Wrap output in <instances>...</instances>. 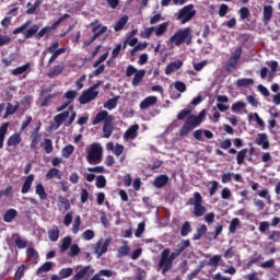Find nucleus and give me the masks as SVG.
<instances>
[{
	"mask_svg": "<svg viewBox=\"0 0 280 280\" xmlns=\"http://www.w3.org/2000/svg\"><path fill=\"white\" fill-rule=\"evenodd\" d=\"M91 27H92V32H93V36L90 38V40L92 43H95V40H97V38H100V36H102V34H106V32H108V26H102V24L100 23V20H94L93 22H91Z\"/></svg>",
	"mask_w": 280,
	"mask_h": 280,
	"instance_id": "6e6552de",
	"label": "nucleus"
},
{
	"mask_svg": "<svg viewBox=\"0 0 280 280\" xmlns=\"http://www.w3.org/2000/svg\"><path fill=\"white\" fill-rule=\"evenodd\" d=\"M139 130V125L131 126L124 135V139H137V131Z\"/></svg>",
	"mask_w": 280,
	"mask_h": 280,
	"instance_id": "c85d7f7f",
	"label": "nucleus"
},
{
	"mask_svg": "<svg viewBox=\"0 0 280 280\" xmlns=\"http://www.w3.org/2000/svg\"><path fill=\"white\" fill-rule=\"evenodd\" d=\"M191 233V224L189 223V221H186L180 229V235L182 237H187L188 234Z\"/></svg>",
	"mask_w": 280,
	"mask_h": 280,
	"instance_id": "09e8293b",
	"label": "nucleus"
},
{
	"mask_svg": "<svg viewBox=\"0 0 280 280\" xmlns=\"http://www.w3.org/2000/svg\"><path fill=\"white\" fill-rule=\"evenodd\" d=\"M170 253H171L170 248H164L161 253V257L158 266H159V270L162 271V275H167V272H170V270L174 268V262L170 260Z\"/></svg>",
	"mask_w": 280,
	"mask_h": 280,
	"instance_id": "423d86ee",
	"label": "nucleus"
},
{
	"mask_svg": "<svg viewBox=\"0 0 280 280\" xmlns=\"http://www.w3.org/2000/svg\"><path fill=\"white\" fill-rule=\"evenodd\" d=\"M26 254L33 259V264H38V252L36 249L28 248L26 249Z\"/></svg>",
	"mask_w": 280,
	"mask_h": 280,
	"instance_id": "052dcab7",
	"label": "nucleus"
},
{
	"mask_svg": "<svg viewBox=\"0 0 280 280\" xmlns=\"http://www.w3.org/2000/svg\"><path fill=\"white\" fill-rule=\"evenodd\" d=\"M93 275H95V269H93V267H91V265H88L85 267H83L81 270H79L77 272V275L73 277L74 280H89L91 279V277H93Z\"/></svg>",
	"mask_w": 280,
	"mask_h": 280,
	"instance_id": "1a4fd4ad",
	"label": "nucleus"
},
{
	"mask_svg": "<svg viewBox=\"0 0 280 280\" xmlns=\"http://www.w3.org/2000/svg\"><path fill=\"white\" fill-rule=\"evenodd\" d=\"M170 182V177L167 175H160L154 179V187L156 189H161V187H165V185Z\"/></svg>",
	"mask_w": 280,
	"mask_h": 280,
	"instance_id": "393cba45",
	"label": "nucleus"
},
{
	"mask_svg": "<svg viewBox=\"0 0 280 280\" xmlns=\"http://www.w3.org/2000/svg\"><path fill=\"white\" fill-rule=\"evenodd\" d=\"M103 154L104 149H102V145L100 143H93L88 152L86 161L90 165H100Z\"/></svg>",
	"mask_w": 280,
	"mask_h": 280,
	"instance_id": "20e7f679",
	"label": "nucleus"
},
{
	"mask_svg": "<svg viewBox=\"0 0 280 280\" xmlns=\"http://www.w3.org/2000/svg\"><path fill=\"white\" fill-rule=\"evenodd\" d=\"M194 110V108H185L183 109L182 112L178 113L177 115V119L178 120H183L185 119L186 117H189V115H191V112Z\"/></svg>",
	"mask_w": 280,
	"mask_h": 280,
	"instance_id": "338daca9",
	"label": "nucleus"
},
{
	"mask_svg": "<svg viewBox=\"0 0 280 280\" xmlns=\"http://www.w3.org/2000/svg\"><path fill=\"white\" fill-rule=\"evenodd\" d=\"M128 23V15L121 16L116 24L114 25L115 32H121L124 27H126V24Z\"/></svg>",
	"mask_w": 280,
	"mask_h": 280,
	"instance_id": "473e14b6",
	"label": "nucleus"
},
{
	"mask_svg": "<svg viewBox=\"0 0 280 280\" xmlns=\"http://www.w3.org/2000/svg\"><path fill=\"white\" fill-rule=\"evenodd\" d=\"M119 100V96L113 97L105 102L104 108H107V110H113L114 108H117V101Z\"/></svg>",
	"mask_w": 280,
	"mask_h": 280,
	"instance_id": "de8ad7c7",
	"label": "nucleus"
},
{
	"mask_svg": "<svg viewBox=\"0 0 280 280\" xmlns=\"http://www.w3.org/2000/svg\"><path fill=\"white\" fill-rule=\"evenodd\" d=\"M69 246H71V236H66L60 245V253H66V250H69Z\"/></svg>",
	"mask_w": 280,
	"mask_h": 280,
	"instance_id": "8fccbe9b",
	"label": "nucleus"
},
{
	"mask_svg": "<svg viewBox=\"0 0 280 280\" xmlns=\"http://www.w3.org/2000/svg\"><path fill=\"white\" fill-rule=\"evenodd\" d=\"M23 141L21 133H13L7 141L9 148H18L19 144Z\"/></svg>",
	"mask_w": 280,
	"mask_h": 280,
	"instance_id": "4be33fe9",
	"label": "nucleus"
},
{
	"mask_svg": "<svg viewBox=\"0 0 280 280\" xmlns=\"http://www.w3.org/2000/svg\"><path fill=\"white\" fill-rule=\"evenodd\" d=\"M71 15H69V13H65L61 18H59L56 22H54L51 24V26H49L50 32H54V30H58V26L60 25V23H62L63 21H67V19H70Z\"/></svg>",
	"mask_w": 280,
	"mask_h": 280,
	"instance_id": "79ce46f5",
	"label": "nucleus"
},
{
	"mask_svg": "<svg viewBox=\"0 0 280 280\" xmlns=\"http://www.w3.org/2000/svg\"><path fill=\"white\" fill-rule=\"evenodd\" d=\"M113 130H115V128L113 127V121H106L105 124H103L104 139H110V135H113Z\"/></svg>",
	"mask_w": 280,
	"mask_h": 280,
	"instance_id": "bb28decb",
	"label": "nucleus"
},
{
	"mask_svg": "<svg viewBox=\"0 0 280 280\" xmlns=\"http://www.w3.org/2000/svg\"><path fill=\"white\" fill-rule=\"evenodd\" d=\"M127 255H130V246L121 245L118 248V257H127Z\"/></svg>",
	"mask_w": 280,
	"mask_h": 280,
	"instance_id": "13d9d810",
	"label": "nucleus"
},
{
	"mask_svg": "<svg viewBox=\"0 0 280 280\" xmlns=\"http://www.w3.org/2000/svg\"><path fill=\"white\" fill-rule=\"evenodd\" d=\"M196 14L197 11L194 4H187L177 12L176 20L180 21L182 25H185V23H189Z\"/></svg>",
	"mask_w": 280,
	"mask_h": 280,
	"instance_id": "39448f33",
	"label": "nucleus"
},
{
	"mask_svg": "<svg viewBox=\"0 0 280 280\" xmlns=\"http://www.w3.org/2000/svg\"><path fill=\"white\" fill-rule=\"evenodd\" d=\"M115 275L114 270L110 269H102L97 273H95L90 280H104L102 277L110 278Z\"/></svg>",
	"mask_w": 280,
	"mask_h": 280,
	"instance_id": "aec40b11",
	"label": "nucleus"
},
{
	"mask_svg": "<svg viewBox=\"0 0 280 280\" xmlns=\"http://www.w3.org/2000/svg\"><path fill=\"white\" fill-rule=\"evenodd\" d=\"M186 205L188 207L194 206L192 215L195 218H202L207 213V207L202 205V195L198 191L194 192V198H189Z\"/></svg>",
	"mask_w": 280,
	"mask_h": 280,
	"instance_id": "f03ea898",
	"label": "nucleus"
},
{
	"mask_svg": "<svg viewBox=\"0 0 280 280\" xmlns=\"http://www.w3.org/2000/svg\"><path fill=\"white\" fill-rule=\"evenodd\" d=\"M32 183H34V174H30L22 186L21 194H30V189H32Z\"/></svg>",
	"mask_w": 280,
	"mask_h": 280,
	"instance_id": "b1692460",
	"label": "nucleus"
},
{
	"mask_svg": "<svg viewBox=\"0 0 280 280\" xmlns=\"http://www.w3.org/2000/svg\"><path fill=\"white\" fill-rule=\"evenodd\" d=\"M80 224H82V219L80 215H77L72 225L73 235H78V233H80Z\"/></svg>",
	"mask_w": 280,
	"mask_h": 280,
	"instance_id": "603ef678",
	"label": "nucleus"
},
{
	"mask_svg": "<svg viewBox=\"0 0 280 280\" xmlns=\"http://www.w3.org/2000/svg\"><path fill=\"white\" fill-rule=\"evenodd\" d=\"M167 27H170V23H167V22H163L159 26H155V28H154L155 36H163V34H165V32H167Z\"/></svg>",
	"mask_w": 280,
	"mask_h": 280,
	"instance_id": "58836bf2",
	"label": "nucleus"
},
{
	"mask_svg": "<svg viewBox=\"0 0 280 280\" xmlns=\"http://www.w3.org/2000/svg\"><path fill=\"white\" fill-rule=\"evenodd\" d=\"M96 187L97 189H104L106 187V177L104 175H98L96 177Z\"/></svg>",
	"mask_w": 280,
	"mask_h": 280,
	"instance_id": "e2e57ef3",
	"label": "nucleus"
},
{
	"mask_svg": "<svg viewBox=\"0 0 280 280\" xmlns=\"http://www.w3.org/2000/svg\"><path fill=\"white\" fill-rule=\"evenodd\" d=\"M48 237L50 242H58V238L60 237V229L55 225L52 229L48 230Z\"/></svg>",
	"mask_w": 280,
	"mask_h": 280,
	"instance_id": "2f4dec72",
	"label": "nucleus"
},
{
	"mask_svg": "<svg viewBox=\"0 0 280 280\" xmlns=\"http://www.w3.org/2000/svg\"><path fill=\"white\" fill-rule=\"evenodd\" d=\"M73 150H75V148L73 145H71V144L66 145L61 151L63 159H69V156H71V154H73Z\"/></svg>",
	"mask_w": 280,
	"mask_h": 280,
	"instance_id": "864d4df0",
	"label": "nucleus"
},
{
	"mask_svg": "<svg viewBox=\"0 0 280 280\" xmlns=\"http://www.w3.org/2000/svg\"><path fill=\"white\" fill-rule=\"evenodd\" d=\"M201 124L200 118L196 117V115H190L183 125L179 137H187L191 132V128H196Z\"/></svg>",
	"mask_w": 280,
	"mask_h": 280,
	"instance_id": "0eeeda50",
	"label": "nucleus"
},
{
	"mask_svg": "<svg viewBox=\"0 0 280 280\" xmlns=\"http://www.w3.org/2000/svg\"><path fill=\"white\" fill-rule=\"evenodd\" d=\"M262 257L257 252H254L250 259L248 260L246 268L250 269L253 268L254 264H257V261L261 260Z\"/></svg>",
	"mask_w": 280,
	"mask_h": 280,
	"instance_id": "49530a36",
	"label": "nucleus"
},
{
	"mask_svg": "<svg viewBox=\"0 0 280 280\" xmlns=\"http://www.w3.org/2000/svg\"><path fill=\"white\" fill-rule=\"evenodd\" d=\"M40 130V127H36L35 131L32 133V140H31V149L32 150H38V144L40 143V140L43 139V133L38 132Z\"/></svg>",
	"mask_w": 280,
	"mask_h": 280,
	"instance_id": "4468645a",
	"label": "nucleus"
},
{
	"mask_svg": "<svg viewBox=\"0 0 280 280\" xmlns=\"http://www.w3.org/2000/svg\"><path fill=\"white\" fill-rule=\"evenodd\" d=\"M23 277H25V265H21L20 267H18L15 275H14V279L21 280V279H23Z\"/></svg>",
	"mask_w": 280,
	"mask_h": 280,
	"instance_id": "bf43d9fd",
	"label": "nucleus"
},
{
	"mask_svg": "<svg viewBox=\"0 0 280 280\" xmlns=\"http://www.w3.org/2000/svg\"><path fill=\"white\" fill-rule=\"evenodd\" d=\"M63 71H65V66L62 65L54 66L47 72V78H50V79L58 78V75H60V73H62Z\"/></svg>",
	"mask_w": 280,
	"mask_h": 280,
	"instance_id": "412c9836",
	"label": "nucleus"
},
{
	"mask_svg": "<svg viewBox=\"0 0 280 280\" xmlns=\"http://www.w3.org/2000/svg\"><path fill=\"white\" fill-rule=\"evenodd\" d=\"M170 43L180 47L183 43L191 45V27L180 28L170 38Z\"/></svg>",
	"mask_w": 280,
	"mask_h": 280,
	"instance_id": "f257e3e1",
	"label": "nucleus"
},
{
	"mask_svg": "<svg viewBox=\"0 0 280 280\" xmlns=\"http://www.w3.org/2000/svg\"><path fill=\"white\" fill-rule=\"evenodd\" d=\"M35 192L39 197V200H47V191H45V186L42 183L36 185Z\"/></svg>",
	"mask_w": 280,
	"mask_h": 280,
	"instance_id": "f704fd0d",
	"label": "nucleus"
},
{
	"mask_svg": "<svg viewBox=\"0 0 280 280\" xmlns=\"http://www.w3.org/2000/svg\"><path fill=\"white\" fill-rule=\"evenodd\" d=\"M240 16L241 21H246V19L250 16V10L248 7H243L240 9Z\"/></svg>",
	"mask_w": 280,
	"mask_h": 280,
	"instance_id": "69168bd1",
	"label": "nucleus"
},
{
	"mask_svg": "<svg viewBox=\"0 0 280 280\" xmlns=\"http://www.w3.org/2000/svg\"><path fill=\"white\" fill-rule=\"evenodd\" d=\"M220 261H222V256L221 255H214L208 261V266H212L213 268H218Z\"/></svg>",
	"mask_w": 280,
	"mask_h": 280,
	"instance_id": "5fc2aeb1",
	"label": "nucleus"
},
{
	"mask_svg": "<svg viewBox=\"0 0 280 280\" xmlns=\"http://www.w3.org/2000/svg\"><path fill=\"white\" fill-rule=\"evenodd\" d=\"M174 88L176 89V91H178L179 93H185V91H187V85L185 84V82L183 81H176L174 83Z\"/></svg>",
	"mask_w": 280,
	"mask_h": 280,
	"instance_id": "774afa93",
	"label": "nucleus"
},
{
	"mask_svg": "<svg viewBox=\"0 0 280 280\" xmlns=\"http://www.w3.org/2000/svg\"><path fill=\"white\" fill-rule=\"evenodd\" d=\"M100 95V92H92V90L84 91L81 96L79 97L80 104H89V102H93L95 97Z\"/></svg>",
	"mask_w": 280,
	"mask_h": 280,
	"instance_id": "ddd939ff",
	"label": "nucleus"
},
{
	"mask_svg": "<svg viewBox=\"0 0 280 280\" xmlns=\"http://www.w3.org/2000/svg\"><path fill=\"white\" fill-rule=\"evenodd\" d=\"M110 242H113L112 238H106L104 241V243L102 241H98L95 244L94 253L97 255V257H101L102 255H104V253L108 252V247L110 246Z\"/></svg>",
	"mask_w": 280,
	"mask_h": 280,
	"instance_id": "9d476101",
	"label": "nucleus"
},
{
	"mask_svg": "<svg viewBox=\"0 0 280 280\" xmlns=\"http://www.w3.org/2000/svg\"><path fill=\"white\" fill-rule=\"evenodd\" d=\"M58 202H59L60 209H62L63 211H69V209H71V202L66 197L59 196Z\"/></svg>",
	"mask_w": 280,
	"mask_h": 280,
	"instance_id": "e433bc0d",
	"label": "nucleus"
},
{
	"mask_svg": "<svg viewBox=\"0 0 280 280\" xmlns=\"http://www.w3.org/2000/svg\"><path fill=\"white\" fill-rule=\"evenodd\" d=\"M113 115H109L106 110H101L92 120V126H97V124H106V121H113Z\"/></svg>",
	"mask_w": 280,
	"mask_h": 280,
	"instance_id": "f8f14e48",
	"label": "nucleus"
},
{
	"mask_svg": "<svg viewBox=\"0 0 280 280\" xmlns=\"http://www.w3.org/2000/svg\"><path fill=\"white\" fill-rule=\"evenodd\" d=\"M241 222L237 218L232 219V221L230 222V228L229 231L230 233L234 234L237 231V226H240Z\"/></svg>",
	"mask_w": 280,
	"mask_h": 280,
	"instance_id": "4d7b16f0",
	"label": "nucleus"
},
{
	"mask_svg": "<svg viewBox=\"0 0 280 280\" xmlns=\"http://www.w3.org/2000/svg\"><path fill=\"white\" fill-rule=\"evenodd\" d=\"M255 143L261 145L262 150H268L270 148V141H268V135L258 133Z\"/></svg>",
	"mask_w": 280,
	"mask_h": 280,
	"instance_id": "f3484780",
	"label": "nucleus"
},
{
	"mask_svg": "<svg viewBox=\"0 0 280 280\" xmlns=\"http://www.w3.org/2000/svg\"><path fill=\"white\" fill-rule=\"evenodd\" d=\"M143 78H145V70H138L131 81L132 86H139L143 81Z\"/></svg>",
	"mask_w": 280,
	"mask_h": 280,
	"instance_id": "a878e982",
	"label": "nucleus"
},
{
	"mask_svg": "<svg viewBox=\"0 0 280 280\" xmlns=\"http://www.w3.org/2000/svg\"><path fill=\"white\" fill-rule=\"evenodd\" d=\"M59 47L60 43L54 42L45 51H43L42 62H44L45 56H47V54H51L50 58L48 59V67H51V65L58 60L59 56H62V54L67 52V48Z\"/></svg>",
	"mask_w": 280,
	"mask_h": 280,
	"instance_id": "7ed1b4c3",
	"label": "nucleus"
},
{
	"mask_svg": "<svg viewBox=\"0 0 280 280\" xmlns=\"http://www.w3.org/2000/svg\"><path fill=\"white\" fill-rule=\"evenodd\" d=\"M156 102H159L156 96H148L140 103V109L147 110V108H150L151 106H156Z\"/></svg>",
	"mask_w": 280,
	"mask_h": 280,
	"instance_id": "2eb2a0df",
	"label": "nucleus"
},
{
	"mask_svg": "<svg viewBox=\"0 0 280 280\" xmlns=\"http://www.w3.org/2000/svg\"><path fill=\"white\" fill-rule=\"evenodd\" d=\"M42 147L44 148L46 154H51L54 152V143L49 138H46L44 140V143H42Z\"/></svg>",
	"mask_w": 280,
	"mask_h": 280,
	"instance_id": "37998d69",
	"label": "nucleus"
},
{
	"mask_svg": "<svg viewBox=\"0 0 280 280\" xmlns=\"http://www.w3.org/2000/svg\"><path fill=\"white\" fill-rule=\"evenodd\" d=\"M189 246H191V241L183 240L180 243L177 244L175 252H177V254L179 255H183L184 250L186 248H189Z\"/></svg>",
	"mask_w": 280,
	"mask_h": 280,
	"instance_id": "7c9ffc66",
	"label": "nucleus"
},
{
	"mask_svg": "<svg viewBox=\"0 0 280 280\" xmlns=\"http://www.w3.org/2000/svg\"><path fill=\"white\" fill-rule=\"evenodd\" d=\"M42 4L43 0H35L34 5L26 10V14H36V10H38V8H40Z\"/></svg>",
	"mask_w": 280,
	"mask_h": 280,
	"instance_id": "6e6d98bb",
	"label": "nucleus"
},
{
	"mask_svg": "<svg viewBox=\"0 0 280 280\" xmlns=\"http://www.w3.org/2000/svg\"><path fill=\"white\" fill-rule=\"evenodd\" d=\"M69 117V110L62 112L55 116L54 121L57 124V128H60L62 126V122L67 121Z\"/></svg>",
	"mask_w": 280,
	"mask_h": 280,
	"instance_id": "cd10ccee",
	"label": "nucleus"
},
{
	"mask_svg": "<svg viewBox=\"0 0 280 280\" xmlns=\"http://www.w3.org/2000/svg\"><path fill=\"white\" fill-rule=\"evenodd\" d=\"M51 268H54V262L46 261L43 266H40L36 270V275H43V272H49V270H51Z\"/></svg>",
	"mask_w": 280,
	"mask_h": 280,
	"instance_id": "c03bdc74",
	"label": "nucleus"
},
{
	"mask_svg": "<svg viewBox=\"0 0 280 280\" xmlns=\"http://www.w3.org/2000/svg\"><path fill=\"white\" fill-rule=\"evenodd\" d=\"M126 47H128V42H125L122 45L117 44L116 47L112 51V60H115V58H117L119 56V54L121 52V49H126Z\"/></svg>",
	"mask_w": 280,
	"mask_h": 280,
	"instance_id": "4c0bfd02",
	"label": "nucleus"
},
{
	"mask_svg": "<svg viewBox=\"0 0 280 280\" xmlns=\"http://www.w3.org/2000/svg\"><path fill=\"white\" fill-rule=\"evenodd\" d=\"M71 275H73L72 268H63L59 271V277H61V279H69Z\"/></svg>",
	"mask_w": 280,
	"mask_h": 280,
	"instance_id": "680f3d73",
	"label": "nucleus"
},
{
	"mask_svg": "<svg viewBox=\"0 0 280 280\" xmlns=\"http://www.w3.org/2000/svg\"><path fill=\"white\" fill-rule=\"evenodd\" d=\"M16 237L14 241L15 246H18L20 249L27 248V242L23 240L19 234H14Z\"/></svg>",
	"mask_w": 280,
	"mask_h": 280,
	"instance_id": "3c124183",
	"label": "nucleus"
},
{
	"mask_svg": "<svg viewBox=\"0 0 280 280\" xmlns=\"http://www.w3.org/2000/svg\"><path fill=\"white\" fill-rule=\"evenodd\" d=\"M253 84H255V80L248 78H242L236 81V86H238L240 89L253 86Z\"/></svg>",
	"mask_w": 280,
	"mask_h": 280,
	"instance_id": "c9c22d12",
	"label": "nucleus"
},
{
	"mask_svg": "<svg viewBox=\"0 0 280 280\" xmlns=\"http://www.w3.org/2000/svg\"><path fill=\"white\" fill-rule=\"evenodd\" d=\"M54 178H57V180H62V172L56 167H51L46 173V180H54Z\"/></svg>",
	"mask_w": 280,
	"mask_h": 280,
	"instance_id": "a211bd4d",
	"label": "nucleus"
},
{
	"mask_svg": "<svg viewBox=\"0 0 280 280\" xmlns=\"http://www.w3.org/2000/svg\"><path fill=\"white\" fill-rule=\"evenodd\" d=\"M208 229L205 224H201L199 228H197V232L192 236L194 242H198V240H201L202 235H205Z\"/></svg>",
	"mask_w": 280,
	"mask_h": 280,
	"instance_id": "72a5a7b5",
	"label": "nucleus"
},
{
	"mask_svg": "<svg viewBox=\"0 0 280 280\" xmlns=\"http://www.w3.org/2000/svg\"><path fill=\"white\" fill-rule=\"evenodd\" d=\"M246 154H248V149H242L236 153L237 165H244V161L246 160Z\"/></svg>",
	"mask_w": 280,
	"mask_h": 280,
	"instance_id": "ea45409f",
	"label": "nucleus"
},
{
	"mask_svg": "<svg viewBox=\"0 0 280 280\" xmlns=\"http://www.w3.org/2000/svg\"><path fill=\"white\" fill-rule=\"evenodd\" d=\"M75 97H78V91H75V90L67 91L63 95V100H67V102L63 103L62 106L58 107L57 112L60 113V112L65 110V108H67L69 106V104H72V102L75 100Z\"/></svg>",
	"mask_w": 280,
	"mask_h": 280,
	"instance_id": "9b49d317",
	"label": "nucleus"
},
{
	"mask_svg": "<svg viewBox=\"0 0 280 280\" xmlns=\"http://www.w3.org/2000/svg\"><path fill=\"white\" fill-rule=\"evenodd\" d=\"M180 67H183L182 60H176V61L168 63L165 69V75H172V73H174V71H178V69H180Z\"/></svg>",
	"mask_w": 280,
	"mask_h": 280,
	"instance_id": "6ab92c4d",
	"label": "nucleus"
},
{
	"mask_svg": "<svg viewBox=\"0 0 280 280\" xmlns=\"http://www.w3.org/2000/svg\"><path fill=\"white\" fill-rule=\"evenodd\" d=\"M30 25H32V20L26 21L20 27L15 28L13 31V34H23V32H25V30H27V27H30Z\"/></svg>",
	"mask_w": 280,
	"mask_h": 280,
	"instance_id": "0e129e2a",
	"label": "nucleus"
},
{
	"mask_svg": "<svg viewBox=\"0 0 280 280\" xmlns=\"http://www.w3.org/2000/svg\"><path fill=\"white\" fill-rule=\"evenodd\" d=\"M16 215H19V211H16L14 208H11L4 212L3 221L7 223L14 222Z\"/></svg>",
	"mask_w": 280,
	"mask_h": 280,
	"instance_id": "5701e85b",
	"label": "nucleus"
},
{
	"mask_svg": "<svg viewBox=\"0 0 280 280\" xmlns=\"http://www.w3.org/2000/svg\"><path fill=\"white\" fill-rule=\"evenodd\" d=\"M30 70V62L24 66L18 67L11 71L12 75H23L25 71Z\"/></svg>",
	"mask_w": 280,
	"mask_h": 280,
	"instance_id": "a18cd8bd",
	"label": "nucleus"
},
{
	"mask_svg": "<svg viewBox=\"0 0 280 280\" xmlns=\"http://www.w3.org/2000/svg\"><path fill=\"white\" fill-rule=\"evenodd\" d=\"M38 30H40V25L34 24L31 28L24 31V38H32L38 34Z\"/></svg>",
	"mask_w": 280,
	"mask_h": 280,
	"instance_id": "c756f323",
	"label": "nucleus"
},
{
	"mask_svg": "<svg viewBox=\"0 0 280 280\" xmlns=\"http://www.w3.org/2000/svg\"><path fill=\"white\" fill-rule=\"evenodd\" d=\"M253 117L255 118L257 126H259V128L261 130H264L266 128V122H264V119H261V117H259V114H257V113H254V115L249 114L248 115L249 121L253 119Z\"/></svg>",
	"mask_w": 280,
	"mask_h": 280,
	"instance_id": "a19ab883",
	"label": "nucleus"
},
{
	"mask_svg": "<svg viewBox=\"0 0 280 280\" xmlns=\"http://www.w3.org/2000/svg\"><path fill=\"white\" fill-rule=\"evenodd\" d=\"M272 14H273V9L272 5L268 4L265 5L262 9V23L265 25H268L272 19Z\"/></svg>",
	"mask_w": 280,
	"mask_h": 280,
	"instance_id": "dca6fc26",
	"label": "nucleus"
}]
</instances>
